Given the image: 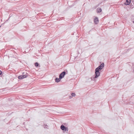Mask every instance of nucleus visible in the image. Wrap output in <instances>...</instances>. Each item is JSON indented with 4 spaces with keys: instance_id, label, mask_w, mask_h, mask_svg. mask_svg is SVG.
Returning <instances> with one entry per match:
<instances>
[{
    "instance_id": "obj_14",
    "label": "nucleus",
    "mask_w": 134,
    "mask_h": 134,
    "mask_svg": "<svg viewBox=\"0 0 134 134\" xmlns=\"http://www.w3.org/2000/svg\"><path fill=\"white\" fill-rule=\"evenodd\" d=\"M48 127V126L47 125H45V128H47Z\"/></svg>"
},
{
    "instance_id": "obj_11",
    "label": "nucleus",
    "mask_w": 134,
    "mask_h": 134,
    "mask_svg": "<svg viewBox=\"0 0 134 134\" xmlns=\"http://www.w3.org/2000/svg\"><path fill=\"white\" fill-rule=\"evenodd\" d=\"M76 95V94L75 93H72L71 94V96H70V98H71V97H72H72H75Z\"/></svg>"
},
{
    "instance_id": "obj_17",
    "label": "nucleus",
    "mask_w": 134,
    "mask_h": 134,
    "mask_svg": "<svg viewBox=\"0 0 134 134\" xmlns=\"http://www.w3.org/2000/svg\"><path fill=\"white\" fill-rule=\"evenodd\" d=\"M133 23H134V21H133Z\"/></svg>"
},
{
    "instance_id": "obj_15",
    "label": "nucleus",
    "mask_w": 134,
    "mask_h": 134,
    "mask_svg": "<svg viewBox=\"0 0 134 134\" xmlns=\"http://www.w3.org/2000/svg\"><path fill=\"white\" fill-rule=\"evenodd\" d=\"M2 71L0 70V75H1L2 74Z\"/></svg>"
},
{
    "instance_id": "obj_3",
    "label": "nucleus",
    "mask_w": 134,
    "mask_h": 134,
    "mask_svg": "<svg viewBox=\"0 0 134 134\" xmlns=\"http://www.w3.org/2000/svg\"><path fill=\"white\" fill-rule=\"evenodd\" d=\"M26 77V75H22L20 76H19L18 77V78L20 79H24Z\"/></svg>"
},
{
    "instance_id": "obj_9",
    "label": "nucleus",
    "mask_w": 134,
    "mask_h": 134,
    "mask_svg": "<svg viewBox=\"0 0 134 134\" xmlns=\"http://www.w3.org/2000/svg\"><path fill=\"white\" fill-rule=\"evenodd\" d=\"M103 68H102L101 66H100L99 65V66H98V67H97L96 69H97L98 70H100Z\"/></svg>"
},
{
    "instance_id": "obj_5",
    "label": "nucleus",
    "mask_w": 134,
    "mask_h": 134,
    "mask_svg": "<svg viewBox=\"0 0 134 134\" xmlns=\"http://www.w3.org/2000/svg\"><path fill=\"white\" fill-rule=\"evenodd\" d=\"M131 2V0H126V2L124 3L126 5H129L130 4Z\"/></svg>"
},
{
    "instance_id": "obj_8",
    "label": "nucleus",
    "mask_w": 134,
    "mask_h": 134,
    "mask_svg": "<svg viewBox=\"0 0 134 134\" xmlns=\"http://www.w3.org/2000/svg\"><path fill=\"white\" fill-rule=\"evenodd\" d=\"M35 65L36 67H40V66L39 65L38 63L37 62H36L35 64Z\"/></svg>"
},
{
    "instance_id": "obj_12",
    "label": "nucleus",
    "mask_w": 134,
    "mask_h": 134,
    "mask_svg": "<svg viewBox=\"0 0 134 134\" xmlns=\"http://www.w3.org/2000/svg\"><path fill=\"white\" fill-rule=\"evenodd\" d=\"M100 66H101L102 68H103L104 66V63H102Z\"/></svg>"
},
{
    "instance_id": "obj_7",
    "label": "nucleus",
    "mask_w": 134,
    "mask_h": 134,
    "mask_svg": "<svg viewBox=\"0 0 134 134\" xmlns=\"http://www.w3.org/2000/svg\"><path fill=\"white\" fill-rule=\"evenodd\" d=\"M61 79H60V77H59V78H56L55 79V81L57 82H58L60 81V80H61Z\"/></svg>"
},
{
    "instance_id": "obj_6",
    "label": "nucleus",
    "mask_w": 134,
    "mask_h": 134,
    "mask_svg": "<svg viewBox=\"0 0 134 134\" xmlns=\"http://www.w3.org/2000/svg\"><path fill=\"white\" fill-rule=\"evenodd\" d=\"M66 127L64 126L63 125H62L61 126L60 128L63 130L64 131L65 129H66Z\"/></svg>"
},
{
    "instance_id": "obj_1",
    "label": "nucleus",
    "mask_w": 134,
    "mask_h": 134,
    "mask_svg": "<svg viewBox=\"0 0 134 134\" xmlns=\"http://www.w3.org/2000/svg\"><path fill=\"white\" fill-rule=\"evenodd\" d=\"M99 70L96 69H95V76L94 78H97L100 75V73L99 71Z\"/></svg>"
},
{
    "instance_id": "obj_16",
    "label": "nucleus",
    "mask_w": 134,
    "mask_h": 134,
    "mask_svg": "<svg viewBox=\"0 0 134 134\" xmlns=\"http://www.w3.org/2000/svg\"><path fill=\"white\" fill-rule=\"evenodd\" d=\"M119 57H118V58H119Z\"/></svg>"
},
{
    "instance_id": "obj_10",
    "label": "nucleus",
    "mask_w": 134,
    "mask_h": 134,
    "mask_svg": "<svg viewBox=\"0 0 134 134\" xmlns=\"http://www.w3.org/2000/svg\"><path fill=\"white\" fill-rule=\"evenodd\" d=\"M97 12L98 13H100L102 11V9L100 8H98L97 9Z\"/></svg>"
},
{
    "instance_id": "obj_13",
    "label": "nucleus",
    "mask_w": 134,
    "mask_h": 134,
    "mask_svg": "<svg viewBox=\"0 0 134 134\" xmlns=\"http://www.w3.org/2000/svg\"><path fill=\"white\" fill-rule=\"evenodd\" d=\"M68 127H66V129H65V130H64V131H68Z\"/></svg>"
},
{
    "instance_id": "obj_4",
    "label": "nucleus",
    "mask_w": 134,
    "mask_h": 134,
    "mask_svg": "<svg viewBox=\"0 0 134 134\" xmlns=\"http://www.w3.org/2000/svg\"><path fill=\"white\" fill-rule=\"evenodd\" d=\"M94 22L95 24H97L99 22V20L97 17H96L94 19Z\"/></svg>"
},
{
    "instance_id": "obj_18",
    "label": "nucleus",
    "mask_w": 134,
    "mask_h": 134,
    "mask_svg": "<svg viewBox=\"0 0 134 134\" xmlns=\"http://www.w3.org/2000/svg\"><path fill=\"white\" fill-rule=\"evenodd\" d=\"M1 26H0V27H1Z\"/></svg>"
},
{
    "instance_id": "obj_2",
    "label": "nucleus",
    "mask_w": 134,
    "mask_h": 134,
    "mask_svg": "<svg viewBox=\"0 0 134 134\" xmlns=\"http://www.w3.org/2000/svg\"><path fill=\"white\" fill-rule=\"evenodd\" d=\"M66 74V72L65 71H63L59 75L60 79H62L64 76Z\"/></svg>"
}]
</instances>
